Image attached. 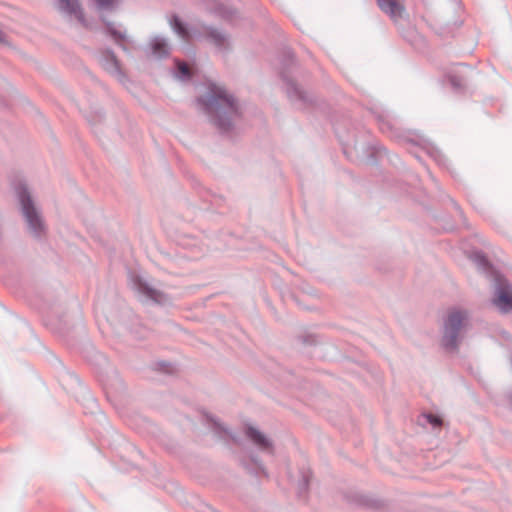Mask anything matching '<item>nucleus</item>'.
<instances>
[{"label": "nucleus", "mask_w": 512, "mask_h": 512, "mask_svg": "<svg viewBox=\"0 0 512 512\" xmlns=\"http://www.w3.org/2000/svg\"><path fill=\"white\" fill-rule=\"evenodd\" d=\"M148 295H149V297H151L152 299H154V300H158V296H159V294H158L156 291H154V290H149V291H148Z\"/></svg>", "instance_id": "obj_14"}, {"label": "nucleus", "mask_w": 512, "mask_h": 512, "mask_svg": "<svg viewBox=\"0 0 512 512\" xmlns=\"http://www.w3.org/2000/svg\"><path fill=\"white\" fill-rule=\"evenodd\" d=\"M178 70L179 72L185 76V77H189L190 76V69L189 67L187 66V64L183 63V62H178Z\"/></svg>", "instance_id": "obj_12"}, {"label": "nucleus", "mask_w": 512, "mask_h": 512, "mask_svg": "<svg viewBox=\"0 0 512 512\" xmlns=\"http://www.w3.org/2000/svg\"><path fill=\"white\" fill-rule=\"evenodd\" d=\"M426 419L433 426H440L442 424V420L438 416L432 414H428Z\"/></svg>", "instance_id": "obj_11"}, {"label": "nucleus", "mask_w": 512, "mask_h": 512, "mask_svg": "<svg viewBox=\"0 0 512 512\" xmlns=\"http://www.w3.org/2000/svg\"><path fill=\"white\" fill-rule=\"evenodd\" d=\"M59 8L64 12L75 15L79 21L83 20L82 12L77 0H60Z\"/></svg>", "instance_id": "obj_6"}, {"label": "nucleus", "mask_w": 512, "mask_h": 512, "mask_svg": "<svg viewBox=\"0 0 512 512\" xmlns=\"http://www.w3.org/2000/svg\"><path fill=\"white\" fill-rule=\"evenodd\" d=\"M95 2V5L99 8V9H109V8H112L115 3H116V0H93Z\"/></svg>", "instance_id": "obj_10"}, {"label": "nucleus", "mask_w": 512, "mask_h": 512, "mask_svg": "<svg viewBox=\"0 0 512 512\" xmlns=\"http://www.w3.org/2000/svg\"><path fill=\"white\" fill-rule=\"evenodd\" d=\"M247 435L258 446L263 447V448H266L269 446L268 440L265 438V436L263 434H261L255 428L249 427L247 430Z\"/></svg>", "instance_id": "obj_8"}, {"label": "nucleus", "mask_w": 512, "mask_h": 512, "mask_svg": "<svg viewBox=\"0 0 512 512\" xmlns=\"http://www.w3.org/2000/svg\"><path fill=\"white\" fill-rule=\"evenodd\" d=\"M466 314L460 311H453L449 314L445 324L443 344L445 347L454 349L457 346V336L464 326Z\"/></svg>", "instance_id": "obj_2"}, {"label": "nucleus", "mask_w": 512, "mask_h": 512, "mask_svg": "<svg viewBox=\"0 0 512 512\" xmlns=\"http://www.w3.org/2000/svg\"><path fill=\"white\" fill-rule=\"evenodd\" d=\"M216 44H221L223 39L220 36L212 35Z\"/></svg>", "instance_id": "obj_15"}, {"label": "nucleus", "mask_w": 512, "mask_h": 512, "mask_svg": "<svg viewBox=\"0 0 512 512\" xmlns=\"http://www.w3.org/2000/svg\"><path fill=\"white\" fill-rule=\"evenodd\" d=\"M18 196L22 205L24 216L26 217L29 226L31 229L37 232L41 228V219L34 209L29 195L24 189H20Z\"/></svg>", "instance_id": "obj_3"}, {"label": "nucleus", "mask_w": 512, "mask_h": 512, "mask_svg": "<svg viewBox=\"0 0 512 512\" xmlns=\"http://www.w3.org/2000/svg\"><path fill=\"white\" fill-rule=\"evenodd\" d=\"M205 110L213 117L214 123L221 129H228L229 124L223 118L236 114L237 108L232 97L220 86L212 85L208 96L203 98Z\"/></svg>", "instance_id": "obj_1"}, {"label": "nucleus", "mask_w": 512, "mask_h": 512, "mask_svg": "<svg viewBox=\"0 0 512 512\" xmlns=\"http://www.w3.org/2000/svg\"><path fill=\"white\" fill-rule=\"evenodd\" d=\"M2 40V32L0 31V41Z\"/></svg>", "instance_id": "obj_16"}, {"label": "nucleus", "mask_w": 512, "mask_h": 512, "mask_svg": "<svg viewBox=\"0 0 512 512\" xmlns=\"http://www.w3.org/2000/svg\"><path fill=\"white\" fill-rule=\"evenodd\" d=\"M172 25L174 30L180 37H182L183 39H188L189 33L185 26L183 25V23L177 17H174Z\"/></svg>", "instance_id": "obj_9"}, {"label": "nucleus", "mask_w": 512, "mask_h": 512, "mask_svg": "<svg viewBox=\"0 0 512 512\" xmlns=\"http://www.w3.org/2000/svg\"><path fill=\"white\" fill-rule=\"evenodd\" d=\"M382 11L389 14L393 20H398L403 16L404 6L402 0H377Z\"/></svg>", "instance_id": "obj_4"}, {"label": "nucleus", "mask_w": 512, "mask_h": 512, "mask_svg": "<svg viewBox=\"0 0 512 512\" xmlns=\"http://www.w3.org/2000/svg\"><path fill=\"white\" fill-rule=\"evenodd\" d=\"M111 34L114 37V39L119 43H123L126 39V36L124 34H122L121 32L112 30V29H111Z\"/></svg>", "instance_id": "obj_13"}, {"label": "nucleus", "mask_w": 512, "mask_h": 512, "mask_svg": "<svg viewBox=\"0 0 512 512\" xmlns=\"http://www.w3.org/2000/svg\"><path fill=\"white\" fill-rule=\"evenodd\" d=\"M494 304L502 312H510L512 310V290L508 287L501 288L494 299Z\"/></svg>", "instance_id": "obj_5"}, {"label": "nucleus", "mask_w": 512, "mask_h": 512, "mask_svg": "<svg viewBox=\"0 0 512 512\" xmlns=\"http://www.w3.org/2000/svg\"><path fill=\"white\" fill-rule=\"evenodd\" d=\"M153 54L157 57L168 55L169 47L164 39L156 38L151 43Z\"/></svg>", "instance_id": "obj_7"}]
</instances>
